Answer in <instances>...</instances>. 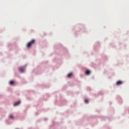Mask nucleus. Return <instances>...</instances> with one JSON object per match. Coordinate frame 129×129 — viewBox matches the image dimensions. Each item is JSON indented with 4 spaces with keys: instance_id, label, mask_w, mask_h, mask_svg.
<instances>
[{
    "instance_id": "nucleus-4",
    "label": "nucleus",
    "mask_w": 129,
    "mask_h": 129,
    "mask_svg": "<svg viewBox=\"0 0 129 129\" xmlns=\"http://www.w3.org/2000/svg\"><path fill=\"white\" fill-rule=\"evenodd\" d=\"M20 103H21V101H17V102H16L14 103V106H17V105H19V104H20Z\"/></svg>"
},
{
    "instance_id": "nucleus-9",
    "label": "nucleus",
    "mask_w": 129,
    "mask_h": 129,
    "mask_svg": "<svg viewBox=\"0 0 129 129\" xmlns=\"http://www.w3.org/2000/svg\"><path fill=\"white\" fill-rule=\"evenodd\" d=\"M85 103H88V101L87 100H85Z\"/></svg>"
},
{
    "instance_id": "nucleus-7",
    "label": "nucleus",
    "mask_w": 129,
    "mask_h": 129,
    "mask_svg": "<svg viewBox=\"0 0 129 129\" xmlns=\"http://www.w3.org/2000/svg\"><path fill=\"white\" fill-rule=\"evenodd\" d=\"M14 84H15V82H14V81H11L9 82L10 85H13Z\"/></svg>"
},
{
    "instance_id": "nucleus-2",
    "label": "nucleus",
    "mask_w": 129,
    "mask_h": 129,
    "mask_svg": "<svg viewBox=\"0 0 129 129\" xmlns=\"http://www.w3.org/2000/svg\"><path fill=\"white\" fill-rule=\"evenodd\" d=\"M19 71L21 73H23V72H25V69L24 68H19Z\"/></svg>"
},
{
    "instance_id": "nucleus-6",
    "label": "nucleus",
    "mask_w": 129,
    "mask_h": 129,
    "mask_svg": "<svg viewBox=\"0 0 129 129\" xmlns=\"http://www.w3.org/2000/svg\"><path fill=\"white\" fill-rule=\"evenodd\" d=\"M89 74H90V71H86L85 72V75H89Z\"/></svg>"
},
{
    "instance_id": "nucleus-1",
    "label": "nucleus",
    "mask_w": 129,
    "mask_h": 129,
    "mask_svg": "<svg viewBox=\"0 0 129 129\" xmlns=\"http://www.w3.org/2000/svg\"><path fill=\"white\" fill-rule=\"evenodd\" d=\"M36 43V40L34 39L32 40L30 42H28L27 45V48H31L32 47V45H34Z\"/></svg>"
},
{
    "instance_id": "nucleus-3",
    "label": "nucleus",
    "mask_w": 129,
    "mask_h": 129,
    "mask_svg": "<svg viewBox=\"0 0 129 129\" xmlns=\"http://www.w3.org/2000/svg\"><path fill=\"white\" fill-rule=\"evenodd\" d=\"M121 84H122V82L120 81H118L116 82V85H121Z\"/></svg>"
},
{
    "instance_id": "nucleus-5",
    "label": "nucleus",
    "mask_w": 129,
    "mask_h": 129,
    "mask_svg": "<svg viewBox=\"0 0 129 129\" xmlns=\"http://www.w3.org/2000/svg\"><path fill=\"white\" fill-rule=\"evenodd\" d=\"M72 75H73L72 73H71L67 75L68 78H70L71 77H72Z\"/></svg>"
},
{
    "instance_id": "nucleus-8",
    "label": "nucleus",
    "mask_w": 129,
    "mask_h": 129,
    "mask_svg": "<svg viewBox=\"0 0 129 129\" xmlns=\"http://www.w3.org/2000/svg\"><path fill=\"white\" fill-rule=\"evenodd\" d=\"M9 118H11V119H14V116H13L12 114H10L9 115Z\"/></svg>"
}]
</instances>
